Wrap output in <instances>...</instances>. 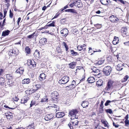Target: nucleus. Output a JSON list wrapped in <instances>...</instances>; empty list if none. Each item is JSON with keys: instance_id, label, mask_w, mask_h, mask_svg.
I'll return each instance as SVG.
<instances>
[{"instance_id": "39", "label": "nucleus", "mask_w": 129, "mask_h": 129, "mask_svg": "<svg viewBox=\"0 0 129 129\" xmlns=\"http://www.w3.org/2000/svg\"><path fill=\"white\" fill-rule=\"evenodd\" d=\"M77 49L78 50L81 51L83 49V46L81 45H79L77 47Z\"/></svg>"}, {"instance_id": "40", "label": "nucleus", "mask_w": 129, "mask_h": 129, "mask_svg": "<svg viewBox=\"0 0 129 129\" xmlns=\"http://www.w3.org/2000/svg\"><path fill=\"white\" fill-rule=\"evenodd\" d=\"M105 111L107 113H109L110 114H111L112 113V111L110 109H106Z\"/></svg>"}, {"instance_id": "22", "label": "nucleus", "mask_w": 129, "mask_h": 129, "mask_svg": "<svg viewBox=\"0 0 129 129\" xmlns=\"http://www.w3.org/2000/svg\"><path fill=\"white\" fill-rule=\"evenodd\" d=\"M10 31L8 30H6L3 31V32L2 36H7L9 35Z\"/></svg>"}, {"instance_id": "51", "label": "nucleus", "mask_w": 129, "mask_h": 129, "mask_svg": "<svg viewBox=\"0 0 129 129\" xmlns=\"http://www.w3.org/2000/svg\"><path fill=\"white\" fill-rule=\"evenodd\" d=\"M54 26V24L53 22H52L48 24H47V26Z\"/></svg>"}, {"instance_id": "61", "label": "nucleus", "mask_w": 129, "mask_h": 129, "mask_svg": "<svg viewBox=\"0 0 129 129\" xmlns=\"http://www.w3.org/2000/svg\"><path fill=\"white\" fill-rule=\"evenodd\" d=\"M124 44L126 45L129 46V41L124 43Z\"/></svg>"}, {"instance_id": "21", "label": "nucleus", "mask_w": 129, "mask_h": 129, "mask_svg": "<svg viewBox=\"0 0 129 129\" xmlns=\"http://www.w3.org/2000/svg\"><path fill=\"white\" fill-rule=\"evenodd\" d=\"M87 80L89 83H92L95 82V80L93 77L88 78Z\"/></svg>"}, {"instance_id": "6", "label": "nucleus", "mask_w": 129, "mask_h": 129, "mask_svg": "<svg viewBox=\"0 0 129 129\" xmlns=\"http://www.w3.org/2000/svg\"><path fill=\"white\" fill-rule=\"evenodd\" d=\"M58 94L56 91H54L51 94V98L53 100L55 99H57L58 98Z\"/></svg>"}, {"instance_id": "34", "label": "nucleus", "mask_w": 129, "mask_h": 129, "mask_svg": "<svg viewBox=\"0 0 129 129\" xmlns=\"http://www.w3.org/2000/svg\"><path fill=\"white\" fill-rule=\"evenodd\" d=\"M73 125L74 126L76 125H77L78 123V121L77 120H75L74 121H72L71 122Z\"/></svg>"}, {"instance_id": "28", "label": "nucleus", "mask_w": 129, "mask_h": 129, "mask_svg": "<svg viewBox=\"0 0 129 129\" xmlns=\"http://www.w3.org/2000/svg\"><path fill=\"white\" fill-rule=\"evenodd\" d=\"M103 82L101 80H99L96 82V85H97L101 86L103 83Z\"/></svg>"}, {"instance_id": "53", "label": "nucleus", "mask_w": 129, "mask_h": 129, "mask_svg": "<svg viewBox=\"0 0 129 129\" xmlns=\"http://www.w3.org/2000/svg\"><path fill=\"white\" fill-rule=\"evenodd\" d=\"M104 61L103 60L99 61L98 62V64H102L104 63Z\"/></svg>"}, {"instance_id": "64", "label": "nucleus", "mask_w": 129, "mask_h": 129, "mask_svg": "<svg viewBox=\"0 0 129 129\" xmlns=\"http://www.w3.org/2000/svg\"><path fill=\"white\" fill-rule=\"evenodd\" d=\"M69 88H70V89L73 88L75 87L73 86L71 84L70 85H69Z\"/></svg>"}, {"instance_id": "23", "label": "nucleus", "mask_w": 129, "mask_h": 129, "mask_svg": "<svg viewBox=\"0 0 129 129\" xmlns=\"http://www.w3.org/2000/svg\"><path fill=\"white\" fill-rule=\"evenodd\" d=\"M119 39L118 37L115 36L113 39V45H115L118 43Z\"/></svg>"}, {"instance_id": "55", "label": "nucleus", "mask_w": 129, "mask_h": 129, "mask_svg": "<svg viewBox=\"0 0 129 129\" xmlns=\"http://www.w3.org/2000/svg\"><path fill=\"white\" fill-rule=\"evenodd\" d=\"M118 20V19L116 17H114L113 15V22H115Z\"/></svg>"}, {"instance_id": "46", "label": "nucleus", "mask_w": 129, "mask_h": 129, "mask_svg": "<svg viewBox=\"0 0 129 129\" xmlns=\"http://www.w3.org/2000/svg\"><path fill=\"white\" fill-rule=\"evenodd\" d=\"M35 34V33H34L33 34H31L27 36V37L29 39H30L33 38L34 36V35Z\"/></svg>"}, {"instance_id": "1", "label": "nucleus", "mask_w": 129, "mask_h": 129, "mask_svg": "<svg viewBox=\"0 0 129 129\" xmlns=\"http://www.w3.org/2000/svg\"><path fill=\"white\" fill-rule=\"evenodd\" d=\"M78 111L76 109L73 110L69 112V115L72 117L71 118L72 120L74 119L78 118V117L77 116H76V115L78 113Z\"/></svg>"}, {"instance_id": "16", "label": "nucleus", "mask_w": 129, "mask_h": 129, "mask_svg": "<svg viewBox=\"0 0 129 129\" xmlns=\"http://www.w3.org/2000/svg\"><path fill=\"white\" fill-rule=\"evenodd\" d=\"M100 1L101 4L103 5H108L109 2H111L110 0H100Z\"/></svg>"}, {"instance_id": "62", "label": "nucleus", "mask_w": 129, "mask_h": 129, "mask_svg": "<svg viewBox=\"0 0 129 129\" xmlns=\"http://www.w3.org/2000/svg\"><path fill=\"white\" fill-rule=\"evenodd\" d=\"M118 1H119L121 3L123 4H125V3L124 1L123 0H118Z\"/></svg>"}, {"instance_id": "36", "label": "nucleus", "mask_w": 129, "mask_h": 129, "mask_svg": "<svg viewBox=\"0 0 129 129\" xmlns=\"http://www.w3.org/2000/svg\"><path fill=\"white\" fill-rule=\"evenodd\" d=\"M9 113L10 114L7 113V114L6 115L7 118L10 119L12 118L13 117V116L11 115L12 114L10 112Z\"/></svg>"}, {"instance_id": "63", "label": "nucleus", "mask_w": 129, "mask_h": 129, "mask_svg": "<svg viewBox=\"0 0 129 129\" xmlns=\"http://www.w3.org/2000/svg\"><path fill=\"white\" fill-rule=\"evenodd\" d=\"M114 57L115 58H117V60H119V55H114Z\"/></svg>"}, {"instance_id": "4", "label": "nucleus", "mask_w": 129, "mask_h": 129, "mask_svg": "<svg viewBox=\"0 0 129 129\" xmlns=\"http://www.w3.org/2000/svg\"><path fill=\"white\" fill-rule=\"evenodd\" d=\"M69 80V77L68 76H64L59 81V83L60 84H65L67 83Z\"/></svg>"}, {"instance_id": "45", "label": "nucleus", "mask_w": 129, "mask_h": 129, "mask_svg": "<svg viewBox=\"0 0 129 129\" xmlns=\"http://www.w3.org/2000/svg\"><path fill=\"white\" fill-rule=\"evenodd\" d=\"M36 87L37 88L36 89H33V91H34V92H35V91H36L38 88H40V86L39 85H36Z\"/></svg>"}, {"instance_id": "32", "label": "nucleus", "mask_w": 129, "mask_h": 129, "mask_svg": "<svg viewBox=\"0 0 129 129\" xmlns=\"http://www.w3.org/2000/svg\"><path fill=\"white\" fill-rule=\"evenodd\" d=\"M128 78L129 77L128 75H126L122 79V82H123L126 81L127 80Z\"/></svg>"}, {"instance_id": "47", "label": "nucleus", "mask_w": 129, "mask_h": 129, "mask_svg": "<svg viewBox=\"0 0 129 129\" xmlns=\"http://www.w3.org/2000/svg\"><path fill=\"white\" fill-rule=\"evenodd\" d=\"M125 124L126 126H128L129 124V121L128 120H125L124 121Z\"/></svg>"}, {"instance_id": "54", "label": "nucleus", "mask_w": 129, "mask_h": 129, "mask_svg": "<svg viewBox=\"0 0 129 129\" xmlns=\"http://www.w3.org/2000/svg\"><path fill=\"white\" fill-rule=\"evenodd\" d=\"M74 87H75V85H76V82L75 81H73L72 83L71 84Z\"/></svg>"}, {"instance_id": "8", "label": "nucleus", "mask_w": 129, "mask_h": 129, "mask_svg": "<svg viewBox=\"0 0 129 129\" xmlns=\"http://www.w3.org/2000/svg\"><path fill=\"white\" fill-rule=\"evenodd\" d=\"M112 81H109L108 82L107 86L105 88V90H109L112 86Z\"/></svg>"}, {"instance_id": "20", "label": "nucleus", "mask_w": 129, "mask_h": 129, "mask_svg": "<svg viewBox=\"0 0 129 129\" xmlns=\"http://www.w3.org/2000/svg\"><path fill=\"white\" fill-rule=\"evenodd\" d=\"M40 81H42L45 79L46 76L45 74L44 73L41 74L40 75Z\"/></svg>"}, {"instance_id": "31", "label": "nucleus", "mask_w": 129, "mask_h": 129, "mask_svg": "<svg viewBox=\"0 0 129 129\" xmlns=\"http://www.w3.org/2000/svg\"><path fill=\"white\" fill-rule=\"evenodd\" d=\"M88 103L86 102H83L82 104V106L83 108H86L88 107Z\"/></svg>"}, {"instance_id": "10", "label": "nucleus", "mask_w": 129, "mask_h": 129, "mask_svg": "<svg viewBox=\"0 0 129 129\" xmlns=\"http://www.w3.org/2000/svg\"><path fill=\"white\" fill-rule=\"evenodd\" d=\"M65 115L64 113L63 112H58L56 114V117L57 118L62 117Z\"/></svg>"}, {"instance_id": "33", "label": "nucleus", "mask_w": 129, "mask_h": 129, "mask_svg": "<svg viewBox=\"0 0 129 129\" xmlns=\"http://www.w3.org/2000/svg\"><path fill=\"white\" fill-rule=\"evenodd\" d=\"M41 42L43 44L47 42V39L44 38H42L40 40Z\"/></svg>"}, {"instance_id": "41", "label": "nucleus", "mask_w": 129, "mask_h": 129, "mask_svg": "<svg viewBox=\"0 0 129 129\" xmlns=\"http://www.w3.org/2000/svg\"><path fill=\"white\" fill-rule=\"evenodd\" d=\"M113 101H111L110 100H107L106 101V103H105V105L106 106H108V105H109V104L111 103V102H112Z\"/></svg>"}, {"instance_id": "17", "label": "nucleus", "mask_w": 129, "mask_h": 129, "mask_svg": "<svg viewBox=\"0 0 129 129\" xmlns=\"http://www.w3.org/2000/svg\"><path fill=\"white\" fill-rule=\"evenodd\" d=\"M30 82V80L29 78L24 79L22 81V83L24 84H28Z\"/></svg>"}, {"instance_id": "5", "label": "nucleus", "mask_w": 129, "mask_h": 129, "mask_svg": "<svg viewBox=\"0 0 129 129\" xmlns=\"http://www.w3.org/2000/svg\"><path fill=\"white\" fill-rule=\"evenodd\" d=\"M68 30L66 28L63 29L60 31V33L63 36L66 37L68 35Z\"/></svg>"}, {"instance_id": "7", "label": "nucleus", "mask_w": 129, "mask_h": 129, "mask_svg": "<svg viewBox=\"0 0 129 129\" xmlns=\"http://www.w3.org/2000/svg\"><path fill=\"white\" fill-rule=\"evenodd\" d=\"M24 69L23 67H20L17 69L16 71L17 73H19L20 74H23L24 71Z\"/></svg>"}, {"instance_id": "59", "label": "nucleus", "mask_w": 129, "mask_h": 129, "mask_svg": "<svg viewBox=\"0 0 129 129\" xmlns=\"http://www.w3.org/2000/svg\"><path fill=\"white\" fill-rule=\"evenodd\" d=\"M78 30L76 29H74L73 30V32L74 33H78Z\"/></svg>"}, {"instance_id": "25", "label": "nucleus", "mask_w": 129, "mask_h": 129, "mask_svg": "<svg viewBox=\"0 0 129 129\" xmlns=\"http://www.w3.org/2000/svg\"><path fill=\"white\" fill-rule=\"evenodd\" d=\"M53 117V116L52 115L51 116L50 115H48L45 116L44 119L45 120L48 121L52 119Z\"/></svg>"}, {"instance_id": "37", "label": "nucleus", "mask_w": 129, "mask_h": 129, "mask_svg": "<svg viewBox=\"0 0 129 129\" xmlns=\"http://www.w3.org/2000/svg\"><path fill=\"white\" fill-rule=\"evenodd\" d=\"M62 44L63 45V46H64L65 48L66 49V51H67L68 50L69 48L68 46L67 45V44L65 42H62Z\"/></svg>"}, {"instance_id": "12", "label": "nucleus", "mask_w": 129, "mask_h": 129, "mask_svg": "<svg viewBox=\"0 0 129 129\" xmlns=\"http://www.w3.org/2000/svg\"><path fill=\"white\" fill-rule=\"evenodd\" d=\"M66 12H70L73 13L77 14V13L76 10L74 9H69L65 10Z\"/></svg>"}, {"instance_id": "49", "label": "nucleus", "mask_w": 129, "mask_h": 129, "mask_svg": "<svg viewBox=\"0 0 129 129\" xmlns=\"http://www.w3.org/2000/svg\"><path fill=\"white\" fill-rule=\"evenodd\" d=\"M7 9H5L4 10V18L6 16V14H7Z\"/></svg>"}, {"instance_id": "2", "label": "nucleus", "mask_w": 129, "mask_h": 129, "mask_svg": "<svg viewBox=\"0 0 129 129\" xmlns=\"http://www.w3.org/2000/svg\"><path fill=\"white\" fill-rule=\"evenodd\" d=\"M92 69V73L94 75L98 78H100L102 76V74L99 70L96 69L95 67L93 68Z\"/></svg>"}, {"instance_id": "9", "label": "nucleus", "mask_w": 129, "mask_h": 129, "mask_svg": "<svg viewBox=\"0 0 129 129\" xmlns=\"http://www.w3.org/2000/svg\"><path fill=\"white\" fill-rule=\"evenodd\" d=\"M122 32V35L123 37H125L127 35V28L125 27H123L121 29Z\"/></svg>"}, {"instance_id": "27", "label": "nucleus", "mask_w": 129, "mask_h": 129, "mask_svg": "<svg viewBox=\"0 0 129 129\" xmlns=\"http://www.w3.org/2000/svg\"><path fill=\"white\" fill-rule=\"evenodd\" d=\"M25 52L28 54L30 53L31 50L28 47H26L25 48Z\"/></svg>"}, {"instance_id": "52", "label": "nucleus", "mask_w": 129, "mask_h": 129, "mask_svg": "<svg viewBox=\"0 0 129 129\" xmlns=\"http://www.w3.org/2000/svg\"><path fill=\"white\" fill-rule=\"evenodd\" d=\"M75 2L76 3H77V4L78 5H80V4H82L81 1L80 0H77V1H76Z\"/></svg>"}, {"instance_id": "42", "label": "nucleus", "mask_w": 129, "mask_h": 129, "mask_svg": "<svg viewBox=\"0 0 129 129\" xmlns=\"http://www.w3.org/2000/svg\"><path fill=\"white\" fill-rule=\"evenodd\" d=\"M60 23L62 24H64L66 22V20L64 18H63L61 19L60 21Z\"/></svg>"}, {"instance_id": "57", "label": "nucleus", "mask_w": 129, "mask_h": 129, "mask_svg": "<svg viewBox=\"0 0 129 129\" xmlns=\"http://www.w3.org/2000/svg\"><path fill=\"white\" fill-rule=\"evenodd\" d=\"M75 4H76V3H75V2H73L72 3H71V4H70V7L72 8L73 7V6L74 5H75Z\"/></svg>"}, {"instance_id": "15", "label": "nucleus", "mask_w": 129, "mask_h": 129, "mask_svg": "<svg viewBox=\"0 0 129 129\" xmlns=\"http://www.w3.org/2000/svg\"><path fill=\"white\" fill-rule=\"evenodd\" d=\"M36 63L34 60H29V62H28V65L29 66L31 65L33 67H35L36 66Z\"/></svg>"}, {"instance_id": "44", "label": "nucleus", "mask_w": 129, "mask_h": 129, "mask_svg": "<svg viewBox=\"0 0 129 129\" xmlns=\"http://www.w3.org/2000/svg\"><path fill=\"white\" fill-rule=\"evenodd\" d=\"M28 96H26L25 98L24 99V101L23 102V103H25L27 102V101L28 100Z\"/></svg>"}, {"instance_id": "14", "label": "nucleus", "mask_w": 129, "mask_h": 129, "mask_svg": "<svg viewBox=\"0 0 129 129\" xmlns=\"http://www.w3.org/2000/svg\"><path fill=\"white\" fill-rule=\"evenodd\" d=\"M76 62H73L69 64L68 65L69 68L72 69H74L76 66Z\"/></svg>"}, {"instance_id": "50", "label": "nucleus", "mask_w": 129, "mask_h": 129, "mask_svg": "<svg viewBox=\"0 0 129 129\" xmlns=\"http://www.w3.org/2000/svg\"><path fill=\"white\" fill-rule=\"evenodd\" d=\"M28 127H31V128H29V129H34L35 128L34 127V126L33 125V124H31L30 125H29Z\"/></svg>"}, {"instance_id": "60", "label": "nucleus", "mask_w": 129, "mask_h": 129, "mask_svg": "<svg viewBox=\"0 0 129 129\" xmlns=\"http://www.w3.org/2000/svg\"><path fill=\"white\" fill-rule=\"evenodd\" d=\"M4 107L5 108H9V109H12V110H13L14 109H15V108H10V107H9L8 106H7L6 105H5L4 106Z\"/></svg>"}, {"instance_id": "35", "label": "nucleus", "mask_w": 129, "mask_h": 129, "mask_svg": "<svg viewBox=\"0 0 129 129\" xmlns=\"http://www.w3.org/2000/svg\"><path fill=\"white\" fill-rule=\"evenodd\" d=\"M14 52V54L17 55L19 53V50L16 48L14 47L13 49Z\"/></svg>"}, {"instance_id": "58", "label": "nucleus", "mask_w": 129, "mask_h": 129, "mask_svg": "<svg viewBox=\"0 0 129 129\" xmlns=\"http://www.w3.org/2000/svg\"><path fill=\"white\" fill-rule=\"evenodd\" d=\"M119 126V125L116 124L113 122V126H115L116 128L118 127Z\"/></svg>"}, {"instance_id": "19", "label": "nucleus", "mask_w": 129, "mask_h": 129, "mask_svg": "<svg viewBox=\"0 0 129 129\" xmlns=\"http://www.w3.org/2000/svg\"><path fill=\"white\" fill-rule=\"evenodd\" d=\"M123 66L121 64H119L116 67V69L117 70L120 71H121L123 69Z\"/></svg>"}, {"instance_id": "30", "label": "nucleus", "mask_w": 129, "mask_h": 129, "mask_svg": "<svg viewBox=\"0 0 129 129\" xmlns=\"http://www.w3.org/2000/svg\"><path fill=\"white\" fill-rule=\"evenodd\" d=\"M5 82L4 79L3 78H0V85H4V83Z\"/></svg>"}, {"instance_id": "24", "label": "nucleus", "mask_w": 129, "mask_h": 129, "mask_svg": "<svg viewBox=\"0 0 129 129\" xmlns=\"http://www.w3.org/2000/svg\"><path fill=\"white\" fill-rule=\"evenodd\" d=\"M103 103L104 102L103 101H102L101 104H100V107L99 108L100 109V112H102L103 111Z\"/></svg>"}, {"instance_id": "13", "label": "nucleus", "mask_w": 129, "mask_h": 129, "mask_svg": "<svg viewBox=\"0 0 129 129\" xmlns=\"http://www.w3.org/2000/svg\"><path fill=\"white\" fill-rule=\"evenodd\" d=\"M94 129H106V128L100 126L99 123H97L94 126Z\"/></svg>"}, {"instance_id": "18", "label": "nucleus", "mask_w": 129, "mask_h": 129, "mask_svg": "<svg viewBox=\"0 0 129 129\" xmlns=\"http://www.w3.org/2000/svg\"><path fill=\"white\" fill-rule=\"evenodd\" d=\"M49 107H51L54 108L53 110H55L56 111L59 110V107L57 105H55L54 104H53L52 105V106H50Z\"/></svg>"}, {"instance_id": "48", "label": "nucleus", "mask_w": 129, "mask_h": 129, "mask_svg": "<svg viewBox=\"0 0 129 129\" xmlns=\"http://www.w3.org/2000/svg\"><path fill=\"white\" fill-rule=\"evenodd\" d=\"M48 100L47 98H43L42 99L41 101L42 102H47Z\"/></svg>"}, {"instance_id": "38", "label": "nucleus", "mask_w": 129, "mask_h": 129, "mask_svg": "<svg viewBox=\"0 0 129 129\" xmlns=\"http://www.w3.org/2000/svg\"><path fill=\"white\" fill-rule=\"evenodd\" d=\"M71 54L72 55H74L75 56L78 55V53L77 52H75L73 50H71Z\"/></svg>"}, {"instance_id": "3", "label": "nucleus", "mask_w": 129, "mask_h": 129, "mask_svg": "<svg viewBox=\"0 0 129 129\" xmlns=\"http://www.w3.org/2000/svg\"><path fill=\"white\" fill-rule=\"evenodd\" d=\"M111 68L109 66L106 67L103 69V71L106 76L109 75L112 71Z\"/></svg>"}, {"instance_id": "26", "label": "nucleus", "mask_w": 129, "mask_h": 129, "mask_svg": "<svg viewBox=\"0 0 129 129\" xmlns=\"http://www.w3.org/2000/svg\"><path fill=\"white\" fill-rule=\"evenodd\" d=\"M6 77L9 80H11L13 79V76L12 74H8L6 75Z\"/></svg>"}, {"instance_id": "29", "label": "nucleus", "mask_w": 129, "mask_h": 129, "mask_svg": "<svg viewBox=\"0 0 129 129\" xmlns=\"http://www.w3.org/2000/svg\"><path fill=\"white\" fill-rule=\"evenodd\" d=\"M101 122L105 126L108 127L107 125L108 123L106 121L102 119L101 120Z\"/></svg>"}, {"instance_id": "11", "label": "nucleus", "mask_w": 129, "mask_h": 129, "mask_svg": "<svg viewBox=\"0 0 129 129\" xmlns=\"http://www.w3.org/2000/svg\"><path fill=\"white\" fill-rule=\"evenodd\" d=\"M34 55V56L36 58H38L40 56V52L37 50L35 51Z\"/></svg>"}, {"instance_id": "43", "label": "nucleus", "mask_w": 129, "mask_h": 129, "mask_svg": "<svg viewBox=\"0 0 129 129\" xmlns=\"http://www.w3.org/2000/svg\"><path fill=\"white\" fill-rule=\"evenodd\" d=\"M9 17L11 18H12L13 16V14L11 10L9 11Z\"/></svg>"}, {"instance_id": "56", "label": "nucleus", "mask_w": 129, "mask_h": 129, "mask_svg": "<svg viewBox=\"0 0 129 129\" xmlns=\"http://www.w3.org/2000/svg\"><path fill=\"white\" fill-rule=\"evenodd\" d=\"M71 123V122L69 123L68 124V126L71 129H73V126H71L72 124Z\"/></svg>"}]
</instances>
